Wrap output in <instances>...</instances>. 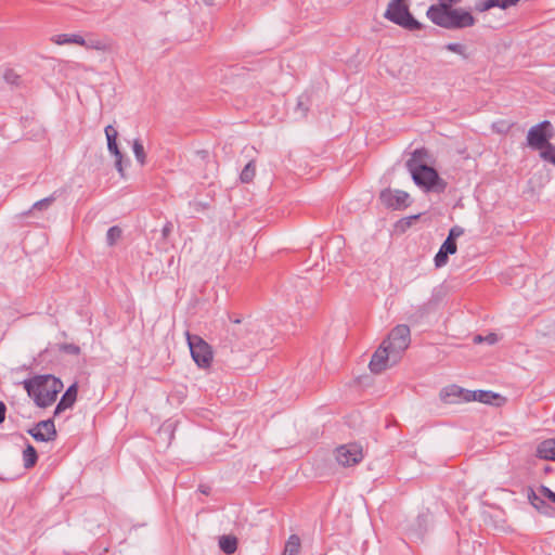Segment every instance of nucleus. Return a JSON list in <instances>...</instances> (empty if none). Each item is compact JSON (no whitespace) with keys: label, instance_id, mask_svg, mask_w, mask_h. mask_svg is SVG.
<instances>
[{"label":"nucleus","instance_id":"obj_1","mask_svg":"<svg viewBox=\"0 0 555 555\" xmlns=\"http://www.w3.org/2000/svg\"><path fill=\"white\" fill-rule=\"evenodd\" d=\"M23 385L28 396L39 408L51 405L63 389L61 379L53 375H38L24 380Z\"/></svg>","mask_w":555,"mask_h":555},{"label":"nucleus","instance_id":"obj_2","mask_svg":"<svg viewBox=\"0 0 555 555\" xmlns=\"http://www.w3.org/2000/svg\"><path fill=\"white\" fill-rule=\"evenodd\" d=\"M427 17L437 26L446 29H462L475 24L474 16L461 8L452 5L434 4L427 10Z\"/></svg>","mask_w":555,"mask_h":555},{"label":"nucleus","instance_id":"obj_3","mask_svg":"<svg viewBox=\"0 0 555 555\" xmlns=\"http://www.w3.org/2000/svg\"><path fill=\"white\" fill-rule=\"evenodd\" d=\"M412 179L416 185L423 188L425 191L443 192L447 188V182L442 180L438 172L428 165H415L414 160L409 165Z\"/></svg>","mask_w":555,"mask_h":555},{"label":"nucleus","instance_id":"obj_4","mask_svg":"<svg viewBox=\"0 0 555 555\" xmlns=\"http://www.w3.org/2000/svg\"><path fill=\"white\" fill-rule=\"evenodd\" d=\"M384 17L410 31L422 28V24L410 13L404 0H391L387 5Z\"/></svg>","mask_w":555,"mask_h":555},{"label":"nucleus","instance_id":"obj_5","mask_svg":"<svg viewBox=\"0 0 555 555\" xmlns=\"http://www.w3.org/2000/svg\"><path fill=\"white\" fill-rule=\"evenodd\" d=\"M411 343L410 328L405 324L397 325L383 340V345L392 352L393 360H400L403 352L406 350Z\"/></svg>","mask_w":555,"mask_h":555},{"label":"nucleus","instance_id":"obj_6","mask_svg":"<svg viewBox=\"0 0 555 555\" xmlns=\"http://www.w3.org/2000/svg\"><path fill=\"white\" fill-rule=\"evenodd\" d=\"M186 341L191 351L192 359L201 369H208L214 359V352L210 345L201 336L186 332Z\"/></svg>","mask_w":555,"mask_h":555},{"label":"nucleus","instance_id":"obj_7","mask_svg":"<svg viewBox=\"0 0 555 555\" xmlns=\"http://www.w3.org/2000/svg\"><path fill=\"white\" fill-rule=\"evenodd\" d=\"M554 135L553 126L548 120H543L532 126L527 133V144L533 150H539L550 143Z\"/></svg>","mask_w":555,"mask_h":555},{"label":"nucleus","instance_id":"obj_8","mask_svg":"<svg viewBox=\"0 0 555 555\" xmlns=\"http://www.w3.org/2000/svg\"><path fill=\"white\" fill-rule=\"evenodd\" d=\"M335 459L344 467L353 466L363 459L362 447L357 443L343 444L336 448Z\"/></svg>","mask_w":555,"mask_h":555},{"label":"nucleus","instance_id":"obj_9","mask_svg":"<svg viewBox=\"0 0 555 555\" xmlns=\"http://www.w3.org/2000/svg\"><path fill=\"white\" fill-rule=\"evenodd\" d=\"M400 360L392 359V352L385 347L383 344L378 347V349L372 356L369 367L372 373L378 374L388 369L391 365H395Z\"/></svg>","mask_w":555,"mask_h":555},{"label":"nucleus","instance_id":"obj_10","mask_svg":"<svg viewBox=\"0 0 555 555\" xmlns=\"http://www.w3.org/2000/svg\"><path fill=\"white\" fill-rule=\"evenodd\" d=\"M380 202L392 209H403L410 205V195L401 190H384L379 195Z\"/></svg>","mask_w":555,"mask_h":555},{"label":"nucleus","instance_id":"obj_11","mask_svg":"<svg viewBox=\"0 0 555 555\" xmlns=\"http://www.w3.org/2000/svg\"><path fill=\"white\" fill-rule=\"evenodd\" d=\"M469 398H474V395H470V390L464 389L457 385L446 386L440 391V399L447 404L469 402Z\"/></svg>","mask_w":555,"mask_h":555},{"label":"nucleus","instance_id":"obj_12","mask_svg":"<svg viewBox=\"0 0 555 555\" xmlns=\"http://www.w3.org/2000/svg\"><path fill=\"white\" fill-rule=\"evenodd\" d=\"M27 433L37 441L49 442L56 438V429L53 420L41 421Z\"/></svg>","mask_w":555,"mask_h":555},{"label":"nucleus","instance_id":"obj_13","mask_svg":"<svg viewBox=\"0 0 555 555\" xmlns=\"http://www.w3.org/2000/svg\"><path fill=\"white\" fill-rule=\"evenodd\" d=\"M104 131L107 140L108 152L115 156V167L120 176L124 177L122 154L117 145L118 132L112 125L106 126Z\"/></svg>","mask_w":555,"mask_h":555},{"label":"nucleus","instance_id":"obj_14","mask_svg":"<svg viewBox=\"0 0 555 555\" xmlns=\"http://www.w3.org/2000/svg\"><path fill=\"white\" fill-rule=\"evenodd\" d=\"M77 398V386L74 384L67 388L65 393L62 396L60 402L57 403L54 415L61 414L66 409H69L73 406Z\"/></svg>","mask_w":555,"mask_h":555},{"label":"nucleus","instance_id":"obj_15","mask_svg":"<svg viewBox=\"0 0 555 555\" xmlns=\"http://www.w3.org/2000/svg\"><path fill=\"white\" fill-rule=\"evenodd\" d=\"M535 455L542 460L555 461V439H546L540 442Z\"/></svg>","mask_w":555,"mask_h":555},{"label":"nucleus","instance_id":"obj_16","mask_svg":"<svg viewBox=\"0 0 555 555\" xmlns=\"http://www.w3.org/2000/svg\"><path fill=\"white\" fill-rule=\"evenodd\" d=\"M52 41L59 46L68 44V43H75L78 46L85 44V38L78 34L56 35L52 38Z\"/></svg>","mask_w":555,"mask_h":555},{"label":"nucleus","instance_id":"obj_17","mask_svg":"<svg viewBox=\"0 0 555 555\" xmlns=\"http://www.w3.org/2000/svg\"><path fill=\"white\" fill-rule=\"evenodd\" d=\"M470 395H474V398H469V402L470 401H479V402L487 403V404L493 403V401L499 398L498 393H494L489 390H476V391L470 390Z\"/></svg>","mask_w":555,"mask_h":555},{"label":"nucleus","instance_id":"obj_18","mask_svg":"<svg viewBox=\"0 0 555 555\" xmlns=\"http://www.w3.org/2000/svg\"><path fill=\"white\" fill-rule=\"evenodd\" d=\"M219 546L225 554H233L237 548V539L233 535H222L219 539Z\"/></svg>","mask_w":555,"mask_h":555},{"label":"nucleus","instance_id":"obj_19","mask_svg":"<svg viewBox=\"0 0 555 555\" xmlns=\"http://www.w3.org/2000/svg\"><path fill=\"white\" fill-rule=\"evenodd\" d=\"M300 553V539L296 534H292L285 543L282 555H299Z\"/></svg>","mask_w":555,"mask_h":555},{"label":"nucleus","instance_id":"obj_20","mask_svg":"<svg viewBox=\"0 0 555 555\" xmlns=\"http://www.w3.org/2000/svg\"><path fill=\"white\" fill-rule=\"evenodd\" d=\"M429 158L428 151L426 149H417L415 150L411 157L406 162V168L409 169V165L414 160L415 165H427Z\"/></svg>","mask_w":555,"mask_h":555},{"label":"nucleus","instance_id":"obj_21","mask_svg":"<svg viewBox=\"0 0 555 555\" xmlns=\"http://www.w3.org/2000/svg\"><path fill=\"white\" fill-rule=\"evenodd\" d=\"M256 176V164L255 160H249L243 168L240 180L242 183H250Z\"/></svg>","mask_w":555,"mask_h":555},{"label":"nucleus","instance_id":"obj_22","mask_svg":"<svg viewBox=\"0 0 555 555\" xmlns=\"http://www.w3.org/2000/svg\"><path fill=\"white\" fill-rule=\"evenodd\" d=\"M37 459L38 456L36 449L31 444H28L26 449L23 451L24 466L26 468L33 467L37 462Z\"/></svg>","mask_w":555,"mask_h":555},{"label":"nucleus","instance_id":"obj_23","mask_svg":"<svg viewBox=\"0 0 555 555\" xmlns=\"http://www.w3.org/2000/svg\"><path fill=\"white\" fill-rule=\"evenodd\" d=\"M55 199L56 192H54L53 194L46 198L36 202L26 215L30 214L34 210H47L55 202Z\"/></svg>","mask_w":555,"mask_h":555},{"label":"nucleus","instance_id":"obj_24","mask_svg":"<svg viewBox=\"0 0 555 555\" xmlns=\"http://www.w3.org/2000/svg\"><path fill=\"white\" fill-rule=\"evenodd\" d=\"M540 157L555 166V145L552 143L546 144L542 149H539Z\"/></svg>","mask_w":555,"mask_h":555},{"label":"nucleus","instance_id":"obj_25","mask_svg":"<svg viewBox=\"0 0 555 555\" xmlns=\"http://www.w3.org/2000/svg\"><path fill=\"white\" fill-rule=\"evenodd\" d=\"M132 149H133V153H134L137 162L140 165L143 166L145 164V160H146V155H145V152H144V146L141 143V141L140 140H134Z\"/></svg>","mask_w":555,"mask_h":555},{"label":"nucleus","instance_id":"obj_26","mask_svg":"<svg viewBox=\"0 0 555 555\" xmlns=\"http://www.w3.org/2000/svg\"><path fill=\"white\" fill-rule=\"evenodd\" d=\"M121 234H122V231L119 227H117V225L111 227L106 233L107 245H109V246L115 245L117 243V241L121 237Z\"/></svg>","mask_w":555,"mask_h":555},{"label":"nucleus","instance_id":"obj_27","mask_svg":"<svg viewBox=\"0 0 555 555\" xmlns=\"http://www.w3.org/2000/svg\"><path fill=\"white\" fill-rule=\"evenodd\" d=\"M81 46L85 47L86 49H91V50H98V51L106 50V44L99 39H89V40L85 39V44H81Z\"/></svg>","mask_w":555,"mask_h":555},{"label":"nucleus","instance_id":"obj_28","mask_svg":"<svg viewBox=\"0 0 555 555\" xmlns=\"http://www.w3.org/2000/svg\"><path fill=\"white\" fill-rule=\"evenodd\" d=\"M59 350L65 353L78 356L80 353V347L75 344H61Z\"/></svg>","mask_w":555,"mask_h":555},{"label":"nucleus","instance_id":"obj_29","mask_svg":"<svg viewBox=\"0 0 555 555\" xmlns=\"http://www.w3.org/2000/svg\"><path fill=\"white\" fill-rule=\"evenodd\" d=\"M440 249L447 255H453L457 250L456 242L451 241V238H447L441 245Z\"/></svg>","mask_w":555,"mask_h":555},{"label":"nucleus","instance_id":"obj_30","mask_svg":"<svg viewBox=\"0 0 555 555\" xmlns=\"http://www.w3.org/2000/svg\"><path fill=\"white\" fill-rule=\"evenodd\" d=\"M494 2L492 0H478L475 3V10L478 12H485L490 10L491 8H494Z\"/></svg>","mask_w":555,"mask_h":555},{"label":"nucleus","instance_id":"obj_31","mask_svg":"<svg viewBox=\"0 0 555 555\" xmlns=\"http://www.w3.org/2000/svg\"><path fill=\"white\" fill-rule=\"evenodd\" d=\"M448 257H449V255H447L444 251L439 249L434 259L435 266L437 268H441V267L446 266L448 262Z\"/></svg>","mask_w":555,"mask_h":555},{"label":"nucleus","instance_id":"obj_32","mask_svg":"<svg viewBox=\"0 0 555 555\" xmlns=\"http://www.w3.org/2000/svg\"><path fill=\"white\" fill-rule=\"evenodd\" d=\"M494 3V7L501 8V9H507L512 5H515L519 2V0H492Z\"/></svg>","mask_w":555,"mask_h":555},{"label":"nucleus","instance_id":"obj_33","mask_svg":"<svg viewBox=\"0 0 555 555\" xmlns=\"http://www.w3.org/2000/svg\"><path fill=\"white\" fill-rule=\"evenodd\" d=\"M446 49L457 54H464V47L461 43L451 42L446 46Z\"/></svg>","mask_w":555,"mask_h":555},{"label":"nucleus","instance_id":"obj_34","mask_svg":"<svg viewBox=\"0 0 555 555\" xmlns=\"http://www.w3.org/2000/svg\"><path fill=\"white\" fill-rule=\"evenodd\" d=\"M539 493L555 503V492L545 486L539 488Z\"/></svg>","mask_w":555,"mask_h":555},{"label":"nucleus","instance_id":"obj_35","mask_svg":"<svg viewBox=\"0 0 555 555\" xmlns=\"http://www.w3.org/2000/svg\"><path fill=\"white\" fill-rule=\"evenodd\" d=\"M464 233L463 229L460 227H453L447 238H451V241L455 242L456 237L461 236Z\"/></svg>","mask_w":555,"mask_h":555},{"label":"nucleus","instance_id":"obj_36","mask_svg":"<svg viewBox=\"0 0 555 555\" xmlns=\"http://www.w3.org/2000/svg\"><path fill=\"white\" fill-rule=\"evenodd\" d=\"M528 500L537 509H540V505L537 504V501H540V496L533 490L528 493Z\"/></svg>","mask_w":555,"mask_h":555},{"label":"nucleus","instance_id":"obj_37","mask_svg":"<svg viewBox=\"0 0 555 555\" xmlns=\"http://www.w3.org/2000/svg\"><path fill=\"white\" fill-rule=\"evenodd\" d=\"M171 231H172V223L167 222L162 230L163 237L164 238L168 237V235L171 233Z\"/></svg>","mask_w":555,"mask_h":555},{"label":"nucleus","instance_id":"obj_38","mask_svg":"<svg viewBox=\"0 0 555 555\" xmlns=\"http://www.w3.org/2000/svg\"><path fill=\"white\" fill-rule=\"evenodd\" d=\"M5 414H7V406L2 401H0V424H2L4 422Z\"/></svg>","mask_w":555,"mask_h":555},{"label":"nucleus","instance_id":"obj_39","mask_svg":"<svg viewBox=\"0 0 555 555\" xmlns=\"http://www.w3.org/2000/svg\"><path fill=\"white\" fill-rule=\"evenodd\" d=\"M485 341H487L490 345H493L498 341V336L495 334H489L485 337Z\"/></svg>","mask_w":555,"mask_h":555},{"label":"nucleus","instance_id":"obj_40","mask_svg":"<svg viewBox=\"0 0 555 555\" xmlns=\"http://www.w3.org/2000/svg\"><path fill=\"white\" fill-rule=\"evenodd\" d=\"M537 504L540 505V509H539L540 512L547 514L546 509L548 508V506L541 498H540V501H537Z\"/></svg>","mask_w":555,"mask_h":555},{"label":"nucleus","instance_id":"obj_41","mask_svg":"<svg viewBox=\"0 0 555 555\" xmlns=\"http://www.w3.org/2000/svg\"><path fill=\"white\" fill-rule=\"evenodd\" d=\"M5 79L10 82H14L15 81V78H17V76L14 75V73L12 70L5 73L4 75Z\"/></svg>","mask_w":555,"mask_h":555},{"label":"nucleus","instance_id":"obj_42","mask_svg":"<svg viewBox=\"0 0 555 555\" xmlns=\"http://www.w3.org/2000/svg\"><path fill=\"white\" fill-rule=\"evenodd\" d=\"M460 0H439L438 4H444V7L452 5L453 3L459 2Z\"/></svg>","mask_w":555,"mask_h":555},{"label":"nucleus","instance_id":"obj_43","mask_svg":"<svg viewBox=\"0 0 555 555\" xmlns=\"http://www.w3.org/2000/svg\"><path fill=\"white\" fill-rule=\"evenodd\" d=\"M474 341H475V343H481V341H485V337H482V336L478 335V336H476V337L474 338Z\"/></svg>","mask_w":555,"mask_h":555},{"label":"nucleus","instance_id":"obj_44","mask_svg":"<svg viewBox=\"0 0 555 555\" xmlns=\"http://www.w3.org/2000/svg\"><path fill=\"white\" fill-rule=\"evenodd\" d=\"M205 4L211 5L214 0H202Z\"/></svg>","mask_w":555,"mask_h":555}]
</instances>
